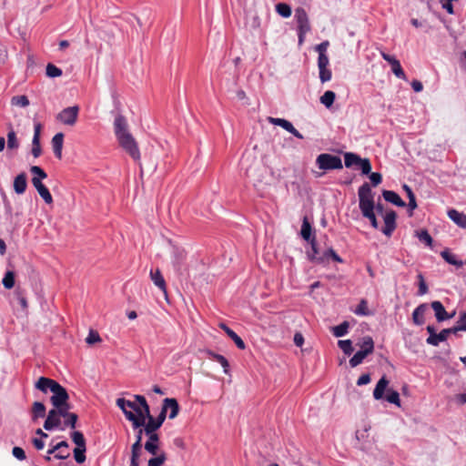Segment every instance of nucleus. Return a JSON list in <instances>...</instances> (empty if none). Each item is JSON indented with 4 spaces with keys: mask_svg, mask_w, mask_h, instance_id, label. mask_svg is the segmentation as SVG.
<instances>
[{
    "mask_svg": "<svg viewBox=\"0 0 466 466\" xmlns=\"http://www.w3.org/2000/svg\"><path fill=\"white\" fill-rule=\"evenodd\" d=\"M70 404L66 403L50 410L45 420L44 429L46 431H52L56 428L64 430L66 427L75 429L78 416L74 412H70Z\"/></svg>",
    "mask_w": 466,
    "mask_h": 466,
    "instance_id": "1",
    "label": "nucleus"
},
{
    "mask_svg": "<svg viewBox=\"0 0 466 466\" xmlns=\"http://www.w3.org/2000/svg\"><path fill=\"white\" fill-rule=\"evenodd\" d=\"M114 132L119 146L136 161L140 159V151L136 139L128 130L125 116L117 115L114 120Z\"/></svg>",
    "mask_w": 466,
    "mask_h": 466,
    "instance_id": "2",
    "label": "nucleus"
},
{
    "mask_svg": "<svg viewBox=\"0 0 466 466\" xmlns=\"http://www.w3.org/2000/svg\"><path fill=\"white\" fill-rule=\"evenodd\" d=\"M35 387L43 393H47L48 391L53 393L50 400L54 408L68 403L69 395L66 390L52 379L40 377L35 382Z\"/></svg>",
    "mask_w": 466,
    "mask_h": 466,
    "instance_id": "3",
    "label": "nucleus"
},
{
    "mask_svg": "<svg viewBox=\"0 0 466 466\" xmlns=\"http://www.w3.org/2000/svg\"><path fill=\"white\" fill-rule=\"evenodd\" d=\"M163 422V416H157V418L155 419L150 415L147 417L145 425L142 426L144 427L146 435L148 437L147 441L145 443V449L152 455L157 454L159 438L157 430L162 426Z\"/></svg>",
    "mask_w": 466,
    "mask_h": 466,
    "instance_id": "4",
    "label": "nucleus"
},
{
    "mask_svg": "<svg viewBox=\"0 0 466 466\" xmlns=\"http://www.w3.org/2000/svg\"><path fill=\"white\" fill-rule=\"evenodd\" d=\"M116 405L123 411L127 420L132 422L134 429L140 428L145 425L147 419L140 411V407H138L135 402L123 398H118L116 400Z\"/></svg>",
    "mask_w": 466,
    "mask_h": 466,
    "instance_id": "5",
    "label": "nucleus"
},
{
    "mask_svg": "<svg viewBox=\"0 0 466 466\" xmlns=\"http://www.w3.org/2000/svg\"><path fill=\"white\" fill-rule=\"evenodd\" d=\"M358 196L360 202L359 206L361 214L375 209L374 193L372 192L371 187L368 183H364L361 187H360Z\"/></svg>",
    "mask_w": 466,
    "mask_h": 466,
    "instance_id": "6",
    "label": "nucleus"
},
{
    "mask_svg": "<svg viewBox=\"0 0 466 466\" xmlns=\"http://www.w3.org/2000/svg\"><path fill=\"white\" fill-rule=\"evenodd\" d=\"M316 163L323 170L340 169L343 167L339 157L327 153L319 155Z\"/></svg>",
    "mask_w": 466,
    "mask_h": 466,
    "instance_id": "7",
    "label": "nucleus"
},
{
    "mask_svg": "<svg viewBox=\"0 0 466 466\" xmlns=\"http://www.w3.org/2000/svg\"><path fill=\"white\" fill-rule=\"evenodd\" d=\"M295 18L298 24L299 42L301 44L304 41L305 35L310 30L308 15L303 8H297Z\"/></svg>",
    "mask_w": 466,
    "mask_h": 466,
    "instance_id": "8",
    "label": "nucleus"
},
{
    "mask_svg": "<svg viewBox=\"0 0 466 466\" xmlns=\"http://www.w3.org/2000/svg\"><path fill=\"white\" fill-rule=\"evenodd\" d=\"M79 106H73L64 108L56 116V120L66 126H74L77 121Z\"/></svg>",
    "mask_w": 466,
    "mask_h": 466,
    "instance_id": "9",
    "label": "nucleus"
},
{
    "mask_svg": "<svg viewBox=\"0 0 466 466\" xmlns=\"http://www.w3.org/2000/svg\"><path fill=\"white\" fill-rule=\"evenodd\" d=\"M168 411H169L168 418L170 420H173L177 416V414L179 412V405L176 399L166 398L163 400L162 409H161V411L158 416H163L164 420H165L167 418V413Z\"/></svg>",
    "mask_w": 466,
    "mask_h": 466,
    "instance_id": "10",
    "label": "nucleus"
},
{
    "mask_svg": "<svg viewBox=\"0 0 466 466\" xmlns=\"http://www.w3.org/2000/svg\"><path fill=\"white\" fill-rule=\"evenodd\" d=\"M61 447H65V449H68V443L66 441H62L60 442H58L57 444L52 446L48 451H47V455L45 457V460L49 461H51V457L50 455L51 454H54L55 455V458L56 459H58V460H66L69 457L70 453L68 451H61Z\"/></svg>",
    "mask_w": 466,
    "mask_h": 466,
    "instance_id": "11",
    "label": "nucleus"
},
{
    "mask_svg": "<svg viewBox=\"0 0 466 466\" xmlns=\"http://www.w3.org/2000/svg\"><path fill=\"white\" fill-rule=\"evenodd\" d=\"M466 319V312L461 314L460 319L457 322V325L450 328L444 329L439 332V342L446 340V339L451 334H456L458 331H466V324L462 323Z\"/></svg>",
    "mask_w": 466,
    "mask_h": 466,
    "instance_id": "12",
    "label": "nucleus"
},
{
    "mask_svg": "<svg viewBox=\"0 0 466 466\" xmlns=\"http://www.w3.org/2000/svg\"><path fill=\"white\" fill-rule=\"evenodd\" d=\"M268 121L272 124V125H275V126H279V127H281L283 129H285L286 131L289 132L290 134H292L294 137H296L297 138H299V139H302L303 138V136L301 133H299L295 127L294 126L292 125L291 122H289V120L287 119H284V118H279V117H272V116H268Z\"/></svg>",
    "mask_w": 466,
    "mask_h": 466,
    "instance_id": "13",
    "label": "nucleus"
},
{
    "mask_svg": "<svg viewBox=\"0 0 466 466\" xmlns=\"http://www.w3.org/2000/svg\"><path fill=\"white\" fill-rule=\"evenodd\" d=\"M383 218L385 226L381 231L387 237H390L396 228V213L393 210L387 211Z\"/></svg>",
    "mask_w": 466,
    "mask_h": 466,
    "instance_id": "14",
    "label": "nucleus"
},
{
    "mask_svg": "<svg viewBox=\"0 0 466 466\" xmlns=\"http://www.w3.org/2000/svg\"><path fill=\"white\" fill-rule=\"evenodd\" d=\"M13 187L17 195H22L25 192L27 187V177L25 172L18 174L14 178Z\"/></svg>",
    "mask_w": 466,
    "mask_h": 466,
    "instance_id": "15",
    "label": "nucleus"
},
{
    "mask_svg": "<svg viewBox=\"0 0 466 466\" xmlns=\"http://www.w3.org/2000/svg\"><path fill=\"white\" fill-rule=\"evenodd\" d=\"M448 217L460 228H466V215L456 209H450Z\"/></svg>",
    "mask_w": 466,
    "mask_h": 466,
    "instance_id": "16",
    "label": "nucleus"
},
{
    "mask_svg": "<svg viewBox=\"0 0 466 466\" xmlns=\"http://www.w3.org/2000/svg\"><path fill=\"white\" fill-rule=\"evenodd\" d=\"M64 143V135L62 133L56 134L52 138V147L55 156L61 159L62 158V149Z\"/></svg>",
    "mask_w": 466,
    "mask_h": 466,
    "instance_id": "17",
    "label": "nucleus"
},
{
    "mask_svg": "<svg viewBox=\"0 0 466 466\" xmlns=\"http://www.w3.org/2000/svg\"><path fill=\"white\" fill-rule=\"evenodd\" d=\"M219 328L222 329L227 333V335L235 342L236 346L238 349H240V350L245 349L246 345H245L244 341L235 331H233L231 329H229L224 323H220Z\"/></svg>",
    "mask_w": 466,
    "mask_h": 466,
    "instance_id": "18",
    "label": "nucleus"
},
{
    "mask_svg": "<svg viewBox=\"0 0 466 466\" xmlns=\"http://www.w3.org/2000/svg\"><path fill=\"white\" fill-rule=\"evenodd\" d=\"M310 245H311L310 250H309L307 252V256H308L309 259L314 263H319V264L325 263L324 254L322 256H318V248L316 246V240H315L314 237L311 239Z\"/></svg>",
    "mask_w": 466,
    "mask_h": 466,
    "instance_id": "19",
    "label": "nucleus"
},
{
    "mask_svg": "<svg viewBox=\"0 0 466 466\" xmlns=\"http://www.w3.org/2000/svg\"><path fill=\"white\" fill-rule=\"evenodd\" d=\"M382 196L387 202L392 203L398 207H404L406 205L400 197L394 191L384 190L382 192Z\"/></svg>",
    "mask_w": 466,
    "mask_h": 466,
    "instance_id": "20",
    "label": "nucleus"
},
{
    "mask_svg": "<svg viewBox=\"0 0 466 466\" xmlns=\"http://www.w3.org/2000/svg\"><path fill=\"white\" fill-rule=\"evenodd\" d=\"M428 310L429 306L427 304H420L419 307H417L412 313L414 323L417 325H421L424 322V314Z\"/></svg>",
    "mask_w": 466,
    "mask_h": 466,
    "instance_id": "21",
    "label": "nucleus"
},
{
    "mask_svg": "<svg viewBox=\"0 0 466 466\" xmlns=\"http://www.w3.org/2000/svg\"><path fill=\"white\" fill-rule=\"evenodd\" d=\"M441 255L447 263L456 267L457 268L463 265V261L459 259L455 254L451 253L448 249L441 251Z\"/></svg>",
    "mask_w": 466,
    "mask_h": 466,
    "instance_id": "22",
    "label": "nucleus"
},
{
    "mask_svg": "<svg viewBox=\"0 0 466 466\" xmlns=\"http://www.w3.org/2000/svg\"><path fill=\"white\" fill-rule=\"evenodd\" d=\"M389 381L385 376H383L377 383L374 390L373 397L375 400H380L388 387Z\"/></svg>",
    "mask_w": 466,
    "mask_h": 466,
    "instance_id": "23",
    "label": "nucleus"
},
{
    "mask_svg": "<svg viewBox=\"0 0 466 466\" xmlns=\"http://www.w3.org/2000/svg\"><path fill=\"white\" fill-rule=\"evenodd\" d=\"M46 415V407L40 401H35L32 407V420H36L39 418H44Z\"/></svg>",
    "mask_w": 466,
    "mask_h": 466,
    "instance_id": "24",
    "label": "nucleus"
},
{
    "mask_svg": "<svg viewBox=\"0 0 466 466\" xmlns=\"http://www.w3.org/2000/svg\"><path fill=\"white\" fill-rule=\"evenodd\" d=\"M359 346L360 347V350H361L362 352L368 355L372 353L374 350V342L372 338L370 336L364 337L359 343Z\"/></svg>",
    "mask_w": 466,
    "mask_h": 466,
    "instance_id": "25",
    "label": "nucleus"
},
{
    "mask_svg": "<svg viewBox=\"0 0 466 466\" xmlns=\"http://www.w3.org/2000/svg\"><path fill=\"white\" fill-rule=\"evenodd\" d=\"M150 278L157 288L166 292V281L158 269L156 270L155 272L151 270Z\"/></svg>",
    "mask_w": 466,
    "mask_h": 466,
    "instance_id": "26",
    "label": "nucleus"
},
{
    "mask_svg": "<svg viewBox=\"0 0 466 466\" xmlns=\"http://www.w3.org/2000/svg\"><path fill=\"white\" fill-rule=\"evenodd\" d=\"M336 98V94L333 91L328 90L320 96V103L327 108H329Z\"/></svg>",
    "mask_w": 466,
    "mask_h": 466,
    "instance_id": "27",
    "label": "nucleus"
},
{
    "mask_svg": "<svg viewBox=\"0 0 466 466\" xmlns=\"http://www.w3.org/2000/svg\"><path fill=\"white\" fill-rule=\"evenodd\" d=\"M6 144H7V148L11 149V150H15L19 147V141L17 139L15 132L13 129H11L7 133Z\"/></svg>",
    "mask_w": 466,
    "mask_h": 466,
    "instance_id": "28",
    "label": "nucleus"
},
{
    "mask_svg": "<svg viewBox=\"0 0 466 466\" xmlns=\"http://www.w3.org/2000/svg\"><path fill=\"white\" fill-rule=\"evenodd\" d=\"M135 399L139 403V407H140V411L142 412L143 416L147 419V417H149L151 414H150V410H149V406L145 399L144 396L142 395H135Z\"/></svg>",
    "mask_w": 466,
    "mask_h": 466,
    "instance_id": "29",
    "label": "nucleus"
},
{
    "mask_svg": "<svg viewBox=\"0 0 466 466\" xmlns=\"http://www.w3.org/2000/svg\"><path fill=\"white\" fill-rule=\"evenodd\" d=\"M300 234L305 240L311 242V226L307 218H304L303 219Z\"/></svg>",
    "mask_w": 466,
    "mask_h": 466,
    "instance_id": "30",
    "label": "nucleus"
},
{
    "mask_svg": "<svg viewBox=\"0 0 466 466\" xmlns=\"http://www.w3.org/2000/svg\"><path fill=\"white\" fill-rule=\"evenodd\" d=\"M416 237L419 238V240L423 243L425 246L431 248L433 239L430 236L427 230H420L416 232Z\"/></svg>",
    "mask_w": 466,
    "mask_h": 466,
    "instance_id": "31",
    "label": "nucleus"
},
{
    "mask_svg": "<svg viewBox=\"0 0 466 466\" xmlns=\"http://www.w3.org/2000/svg\"><path fill=\"white\" fill-rule=\"evenodd\" d=\"M360 159L361 158L354 153L349 152L344 155V163L347 167H350L354 165L358 166L359 163L360 162Z\"/></svg>",
    "mask_w": 466,
    "mask_h": 466,
    "instance_id": "32",
    "label": "nucleus"
},
{
    "mask_svg": "<svg viewBox=\"0 0 466 466\" xmlns=\"http://www.w3.org/2000/svg\"><path fill=\"white\" fill-rule=\"evenodd\" d=\"M276 11L280 16L284 18H288L291 15V8L285 3H279L276 5Z\"/></svg>",
    "mask_w": 466,
    "mask_h": 466,
    "instance_id": "33",
    "label": "nucleus"
},
{
    "mask_svg": "<svg viewBox=\"0 0 466 466\" xmlns=\"http://www.w3.org/2000/svg\"><path fill=\"white\" fill-rule=\"evenodd\" d=\"M71 438L74 443L76 445V448H86V440L82 432L73 431L71 433Z\"/></svg>",
    "mask_w": 466,
    "mask_h": 466,
    "instance_id": "34",
    "label": "nucleus"
},
{
    "mask_svg": "<svg viewBox=\"0 0 466 466\" xmlns=\"http://www.w3.org/2000/svg\"><path fill=\"white\" fill-rule=\"evenodd\" d=\"M349 323L347 321L342 322L341 324L335 326L332 329L333 335L337 338L343 337L348 333Z\"/></svg>",
    "mask_w": 466,
    "mask_h": 466,
    "instance_id": "35",
    "label": "nucleus"
},
{
    "mask_svg": "<svg viewBox=\"0 0 466 466\" xmlns=\"http://www.w3.org/2000/svg\"><path fill=\"white\" fill-rule=\"evenodd\" d=\"M354 313L359 316H369L371 312L368 309V303L365 299H361L358 307L355 309Z\"/></svg>",
    "mask_w": 466,
    "mask_h": 466,
    "instance_id": "36",
    "label": "nucleus"
},
{
    "mask_svg": "<svg viewBox=\"0 0 466 466\" xmlns=\"http://www.w3.org/2000/svg\"><path fill=\"white\" fill-rule=\"evenodd\" d=\"M368 356V354L362 352L361 350L357 351L352 358L350 360V365L354 368L362 363L363 360Z\"/></svg>",
    "mask_w": 466,
    "mask_h": 466,
    "instance_id": "37",
    "label": "nucleus"
},
{
    "mask_svg": "<svg viewBox=\"0 0 466 466\" xmlns=\"http://www.w3.org/2000/svg\"><path fill=\"white\" fill-rule=\"evenodd\" d=\"M319 79L321 83L328 82L332 77L331 70L329 68V66L319 67Z\"/></svg>",
    "mask_w": 466,
    "mask_h": 466,
    "instance_id": "38",
    "label": "nucleus"
},
{
    "mask_svg": "<svg viewBox=\"0 0 466 466\" xmlns=\"http://www.w3.org/2000/svg\"><path fill=\"white\" fill-rule=\"evenodd\" d=\"M11 104L20 107H26L29 106V100L26 96H15L12 97Z\"/></svg>",
    "mask_w": 466,
    "mask_h": 466,
    "instance_id": "39",
    "label": "nucleus"
},
{
    "mask_svg": "<svg viewBox=\"0 0 466 466\" xmlns=\"http://www.w3.org/2000/svg\"><path fill=\"white\" fill-rule=\"evenodd\" d=\"M46 74L48 77H58L62 76V70L53 64H48L46 68Z\"/></svg>",
    "mask_w": 466,
    "mask_h": 466,
    "instance_id": "40",
    "label": "nucleus"
},
{
    "mask_svg": "<svg viewBox=\"0 0 466 466\" xmlns=\"http://www.w3.org/2000/svg\"><path fill=\"white\" fill-rule=\"evenodd\" d=\"M455 314H456L455 310H452L451 313H448L445 310V308L443 307V305L441 302H439V321L450 319L453 318Z\"/></svg>",
    "mask_w": 466,
    "mask_h": 466,
    "instance_id": "41",
    "label": "nucleus"
},
{
    "mask_svg": "<svg viewBox=\"0 0 466 466\" xmlns=\"http://www.w3.org/2000/svg\"><path fill=\"white\" fill-rule=\"evenodd\" d=\"M3 285L5 289H10L15 286V275L12 271H7L3 279Z\"/></svg>",
    "mask_w": 466,
    "mask_h": 466,
    "instance_id": "42",
    "label": "nucleus"
},
{
    "mask_svg": "<svg viewBox=\"0 0 466 466\" xmlns=\"http://www.w3.org/2000/svg\"><path fill=\"white\" fill-rule=\"evenodd\" d=\"M339 347L342 350V351L350 356L353 352L352 343L350 339L339 340Z\"/></svg>",
    "mask_w": 466,
    "mask_h": 466,
    "instance_id": "43",
    "label": "nucleus"
},
{
    "mask_svg": "<svg viewBox=\"0 0 466 466\" xmlns=\"http://www.w3.org/2000/svg\"><path fill=\"white\" fill-rule=\"evenodd\" d=\"M391 71L398 78L406 80V75H405L399 60L397 62L393 63V65L391 66Z\"/></svg>",
    "mask_w": 466,
    "mask_h": 466,
    "instance_id": "44",
    "label": "nucleus"
},
{
    "mask_svg": "<svg viewBox=\"0 0 466 466\" xmlns=\"http://www.w3.org/2000/svg\"><path fill=\"white\" fill-rule=\"evenodd\" d=\"M42 126L40 123H35L34 126V137L32 139V146H40V134H41Z\"/></svg>",
    "mask_w": 466,
    "mask_h": 466,
    "instance_id": "45",
    "label": "nucleus"
},
{
    "mask_svg": "<svg viewBox=\"0 0 466 466\" xmlns=\"http://www.w3.org/2000/svg\"><path fill=\"white\" fill-rule=\"evenodd\" d=\"M166 461V455L164 452H161L160 454L157 455L154 458H151L148 461L147 466H161Z\"/></svg>",
    "mask_w": 466,
    "mask_h": 466,
    "instance_id": "46",
    "label": "nucleus"
},
{
    "mask_svg": "<svg viewBox=\"0 0 466 466\" xmlns=\"http://www.w3.org/2000/svg\"><path fill=\"white\" fill-rule=\"evenodd\" d=\"M36 191L46 204H51L53 202L52 195L50 194L48 188L46 186Z\"/></svg>",
    "mask_w": 466,
    "mask_h": 466,
    "instance_id": "47",
    "label": "nucleus"
},
{
    "mask_svg": "<svg viewBox=\"0 0 466 466\" xmlns=\"http://www.w3.org/2000/svg\"><path fill=\"white\" fill-rule=\"evenodd\" d=\"M86 448H76L74 450V457L77 463H83L86 461Z\"/></svg>",
    "mask_w": 466,
    "mask_h": 466,
    "instance_id": "48",
    "label": "nucleus"
},
{
    "mask_svg": "<svg viewBox=\"0 0 466 466\" xmlns=\"http://www.w3.org/2000/svg\"><path fill=\"white\" fill-rule=\"evenodd\" d=\"M358 166L364 175H369L371 171V165L368 158H361Z\"/></svg>",
    "mask_w": 466,
    "mask_h": 466,
    "instance_id": "49",
    "label": "nucleus"
},
{
    "mask_svg": "<svg viewBox=\"0 0 466 466\" xmlns=\"http://www.w3.org/2000/svg\"><path fill=\"white\" fill-rule=\"evenodd\" d=\"M213 356V360L218 361L224 369V372L225 373H228V361L227 360V359L222 356V355H219V354H212Z\"/></svg>",
    "mask_w": 466,
    "mask_h": 466,
    "instance_id": "50",
    "label": "nucleus"
},
{
    "mask_svg": "<svg viewBox=\"0 0 466 466\" xmlns=\"http://www.w3.org/2000/svg\"><path fill=\"white\" fill-rule=\"evenodd\" d=\"M30 171L34 174V177H38L40 180L46 178V173L38 166H32Z\"/></svg>",
    "mask_w": 466,
    "mask_h": 466,
    "instance_id": "51",
    "label": "nucleus"
},
{
    "mask_svg": "<svg viewBox=\"0 0 466 466\" xmlns=\"http://www.w3.org/2000/svg\"><path fill=\"white\" fill-rule=\"evenodd\" d=\"M427 330L430 333L427 342L431 345L437 346V333L433 326H428Z\"/></svg>",
    "mask_w": 466,
    "mask_h": 466,
    "instance_id": "52",
    "label": "nucleus"
},
{
    "mask_svg": "<svg viewBox=\"0 0 466 466\" xmlns=\"http://www.w3.org/2000/svg\"><path fill=\"white\" fill-rule=\"evenodd\" d=\"M386 400L390 403H393V404H396V405L400 406V395L395 390H389L388 394L386 396Z\"/></svg>",
    "mask_w": 466,
    "mask_h": 466,
    "instance_id": "53",
    "label": "nucleus"
},
{
    "mask_svg": "<svg viewBox=\"0 0 466 466\" xmlns=\"http://www.w3.org/2000/svg\"><path fill=\"white\" fill-rule=\"evenodd\" d=\"M101 339H100V336L99 334L96 332V331H94V330H90L86 339V342L87 344H94L96 342H98L100 341Z\"/></svg>",
    "mask_w": 466,
    "mask_h": 466,
    "instance_id": "54",
    "label": "nucleus"
},
{
    "mask_svg": "<svg viewBox=\"0 0 466 466\" xmlns=\"http://www.w3.org/2000/svg\"><path fill=\"white\" fill-rule=\"evenodd\" d=\"M329 258H331L336 262H342L341 258L332 248H329L328 250H326L324 252V259H325V261Z\"/></svg>",
    "mask_w": 466,
    "mask_h": 466,
    "instance_id": "55",
    "label": "nucleus"
},
{
    "mask_svg": "<svg viewBox=\"0 0 466 466\" xmlns=\"http://www.w3.org/2000/svg\"><path fill=\"white\" fill-rule=\"evenodd\" d=\"M362 216L370 221V224L374 228H378V221L374 210L365 212Z\"/></svg>",
    "mask_w": 466,
    "mask_h": 466,
    "instance_id": "56",
    "label": "nucleus"
},
{
    "mask_svg": "<svg viewBox=\"0 0 466 466\" xmlns=\"http://www.w3.org/2000/svg\"><path fill=\"white\" fill-rule=\"evenodd\" d=\"M418 279H419V290H418V294L421 296V295H424V294L427 293L428 288H427V285H426L425 280L423 279V276L421 274L418 275Z\"/></svg>",
    "mask_w": 466,
    "mask_h": 466,
    "instance_id": "57",
    "label": "nucleus"
},
{
    "mask_svg": "<svg viewBox=\"0 0 466 466\" xmlns=\"http://www.w3.org/2000/svg\"><path fill=\"white\" fill-rule=\"evenodd\" d=\"M12 453H13V456L15 457L19 461H23L25 459V451L20 447H14Z\"/></svg>",
    "mask_w": 466,
    "mask_h": 466,
    "instance_id": "58",
    "label": "nucleus"
},
{
    "mask_svg": "<svg viewBox=\"0 0 466 466\" xmlns=\"http://www.w3.org/2000/svg\"><path fill=\"white\" fill-rule=\"evenodd\" d=\"M370 179L374 187L381 183L382 177L380 173L373 172L370 173Z\"/></svg>",
    "mask_w": 466,
    "mask_h": 466,
    "instance_id": "59",
    "label": "nucleus"
},
{
    "mask_svg": "<svg viewBox=\"0 0 466 466\" xmlns=\"http://www.w3.org/2000/svg\"><path fill=\"white\" fill-rule=\"evenodd\" d=\"M329 65V59L327 54H320L318 57V67L326 66Z\"/></svg>",
    "mask_w": 466,
    "mask_h": 466,
    "instance_id": "60",
    "label": "nucleus"
},
{
    "mask_svg": "<svg viewBox=\"0 0 466 466\" xmlns=\"http://www.w3.org/2000/svg\"><path fill=\"white\" fill-rule=\"evenodd\" d=\"M329 46V41H323L319 45L316 46L315 50L318 52L319 55L320 54H327V49Z\"/></svg>",
    "mask_w": 466,
    "mask_h": 466,
    "instance_id": "61",
    "label": "nucleus"
},
{
    "mask_svg": "<svg viewBox=\"0 0 466 466\" xmlns=\"http://www.w3.org/2000/svg\"><path fill=\"white\" fill-rule=\"evenodd\" d=\"M370 382V374H363L361 375L358 380H357V385L358 386H363V385H366L368 383Z\"/></svg>",
    "mask_w": 466,
    "mask_h": 466,
    "instance_id": "62",
    "label": "nucleus"
},
{
    "mask_svg": "<svg viewBox=\"0 0 466 466\" xmlns=\"http://www.w3.org/2000/svg\"><path fill=\"white\" fill-rule=\"evenodd\" d=\"M380 55L382 58L390 65V66L393 65V63L398 61V59L395 56H390L385 52H380Z\"/></svg>",
    "mask_w": 466,
    "mask_h": 466,
    "instance_id": "63",
    "label": "nucleus"
},
{
    "mask_svg": "<svg viewBox=\"0 0 466 466\" xmlns=\"http://www.w3.org/2000/svg\"><path fill=\"white\" fill-rule=\"evenodd\" d=\"M294 343L296 346L298 347H301L304 343V338L302 336V334L300 333H296L294 335Z\"/></svg>",
    "mask_w": 466,
    "mask_h": 466,
    "instance_id": "64",
    "label": "nucleus"
}]
</instances>
